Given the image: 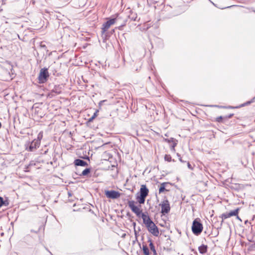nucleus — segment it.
<instances>
[{"label":"nucleus","mask_w":255,"mask_h":255,"mask_svg":"<svg viewBox=\"0 0 255 255\" xmlns=\"http://www.w3.org/2000/svg\"><path fill=\"white\" fill-rule=\"evenodd\" d=\"M128 203L129 208L137 217H141L143 222L145 225L148 232L154 236L157 237L159 235L158 229L149 216L144 213H142L140 208L135 205V202L134 201H128Z\"/></svg>","instance_id":"obj_1"},{"label":"nucleus","mask_w":255,"mask_h":255,"mask_svg":"<svg viewBox=\"0 0 255 255\" xmlns=\"http://www.w3.org/2000/svg\"><path fill=\"white\" fill-rule=\"evenodd\" d=\"M149 190L145 185L141 186L139 194H137L136 199L139 204H144L146 197L148 195Z\"/></svg>","instance_id":"obj_2"},{"label":"nucleus","mask_w":255,"mask_h":255,"mask_svg":"<svg viewBox=\"0 0 255 255\" xmlns=\"http://www.w3.org/2000/svg\"><path fill=\"white\" fill-rule=\"evenodd\" d=\"M203 230V225L200 223L199 219H195L192 224V231L193 234L196 236L200 235Z\"/></svg>","instance_id":"obj_3"},{"label":"nucleus","mask_w":255,"mask_h":255,"mask_svg":"<svg viewBox=\"0 0 255 255\" xmlns=\"http://www.w3.org/2000/svg\"><path fill=\"white\" fill-rule=\"evenodd\" d=\"M120 19V17L118 15L116 18H112L108 20L102 25V34L104 35L105 32L109 29L110 26L115 23Z\"/></svg>","instance_id":"obj_4"},{"label":"nucleus","mask_w":255,"mask_h":255,"mask_svg":"<svg viewBox=\"0 0 255 255\" xmlns=\"http://www.w3.org/2000/svg\"><path fill=\"white\" fill-rule=\"evenodd\" d=\"M49 76V75L48 69L47 68L41 69L38 76L39 83H44L47 81Z\"/></svg>","instance_id":"obj_5"},{"label":"nucleus","mask_w":255,"mask_h":255,"mask_svg":"<svg viewBox=\"0 0 255 255\" xmlns=\"http://www.w3.org/2000/svg\"><path fill=\"white\" fill-rule=\"evenodd\" d=\"M161 206V213L163 215H165L168 213L170 210V207L169 201L166 199L163 200L161 204H159Z\"/></svg>","instance_id":"obj_6"},{"label":"nucleus","mask_w":255,"mask_h":255,"mask_svg":"<svg viewBox=\"0 0 255 255\" xmlns=\"http://www.w3.org/2000/svg\"><path fill=\"white\" fill-rule=\"evenodd\" d=\"M105 195L108 198L116 199L120 197L121 193L115 190H107L105 191Z\"/></svg>","instance_id":"obj_7"},{"label":"nucleus","mask_w":255,"mask_h":255,"mask_svg":"<svg viewBox=\"0 0 255 255\" xmlns=\"http://www.w3.org/2000/svg\"><path fill=\"white\" fill-rule=\"evenodd\" d=\"M63 90V86L62 85H55L53 89L49 93L48 96L50 97H52L55 96L56 95L60 94L61 93Z\"/></svg>","instance_id":"obj_8"},{"label":"nucleus","mask_w":255,"mask_h":255,"mask_svg":"<svg viewBox=\"0 0 255 255\" xmlns=\"http://www.w3.org/2000/svg\"><path fill=\"white\" fill-rule=\"evenodd\" d=\"M40 143L38 140L34 139L31 142L28 148V150L30 151H33L35 150L37 148L39 147Z\"/></svg>","instance_id":"obj_9"},{"label":"nucleus","mask_w":255,"mask_h":255,"mask_svg":"<svg viewBox=\"0 0 255 255\" xmlns=\"http://www.w3.org/2000/svg\"><path fill=\"white\" fill-rule=\"evenodd\" d=\"M74 164L76 166H85L87 165V163L86 161L80 159L75 160Z\"/></svg>","instance_id":"obj_10"},{"label":"nucleus","mask_w":255,"mask_h":255,"mask_svg":"<svg viewBox=\"0 0 255 255\" xmlns=\"http://www.w3.org/2000/svg\"><path fill=\"white\" fill-rule=\"evenodd\" d=\"M208 246L205 245H202L198 247V251L201 254H204L207 252Z\"/></svg>","instance_id":"obj_11"},{"label":"nucleus","mask_w":255,"mask_h":255,"mask_svg":"<svg viewBox=\"0 0 255 255\" xmlns=\"http://www.w3.org/2000/svg\"><path fill=\"white\" fill-rule=\"evenodd\" d=\"M148 242L149 243V248L150 250L153 252V255H157V252L156 251L155 247L151 240H148Z\"/></svg>","instance_id":"obj_12"},{"label":"nucleus","mask_w":255,"mask_h":255,"mask_svg":"<svg viewBox=\"0 0 255 255\" xmlns=\"http://www.w3.org/2000/svg\"><path fill=\"white\" fill-rule=\"evenodd\" d=\"M168 183L167 182H163L161 183L160 187L159 189V193H161L164 191H167V190L165 189V185L167 184Z\"/></svg>","instance_id":"obj_13"},{"label":"nucleus","mask_w":255,"mask_h":255,"mask_svg":"<svg viewBox=\"0 0 255 255\" xmlns=\"http://www.w3.org/2000/svg\"><path fill=\"white\" fill-rule=\"evenodd\" d=\"M239 211V209L238 208L235 210L230 211L229 212L230 216L232 217V216H238ZM237 218L240 219V218L238 216H237Z\"/></svg>","instance_id":"obj_14"},{"label":"nucleus","mask_w":255,"mask_h":255,"mask_svg":"<svg viewBox=\"0 0 255 255\" xmlns=\"http://www.w3.org/2000/svg\"><path fill=\"white\" fill-rule=\"evenodd\" d=\"M142 250L144 255H149V251L146 245H142Z\"/></svg>","instance_id":"obj_15"},{"label":"nucleus","mask_w":255,"mask_h":255,"mask_svg":"<svg viewBox=\"0 0 255 255\" xmlns=\"http://www.w3.org/2000/svg\"><path fill=\"white\" fill-rule=\"evenodd\" d=\"M176 145H177V140H176L174 139V141H172V143H171V145H170L171 149L174 151L175 150V147L176 146Z\"/></svg>","instance_id":"obj_16"},{"label":"nucleus","mask_w":255,"mask_h":255,"mask_svg":"<svg viewBox=\"0 0 255 255\" xmlns=\"http://www.w3.org/2000/svg\"><path fill=\"white\" fill-rule=\"evenodd\" d=\"M42 137H43V131H40L38 134L37 138L35 139L36 140H38V142H39L40 143V141H41V139L42 138Z\"/></svg>","instance_id":"obj_17"},{"label":"nucleus","mask_w":255,"mask_h":255,"mask_svg":"<svg viewBox=\"0 0 255 255\" xmlns=\"http://www.w3.org/2000/svg\"><path fill=\"white\" fill-rule=\"evenodd\" d=\"M90 169L89 168H86L85 169H84L82 171L81 175H82V176H86L88 174H89L90 173Z\"/></svg>","instance_id":"obj_18"},{"label":"nucleus","mask_w":255,"mask_h":255,"mask_svg":"<svg viewBox=\"0 0 255 255\" xmlns=\"http://www.w3.org/2000/svg\"><path fill=\"white\" fill-rule=\"evenodd\" d=\"M230 217H231V216H230L229 212H228V213L227 212V213L222 214V218L223 220L227 219Z\"/></svg>","instance_id":"obj_19"},{"label":"nucleus","mask_w":255,"mask_h":255,"mask_svg":"<svg viewBox=\"0 0 255 255\" xmlns=\"http://www.w3.org/2000/svg\"><path fill=\"white\" fill-rule=\"evenodd\" d=\"M164 159L167 161L170 162L172 160V158L170 155L166 154L164 156Z\"/></svg>","instance_id":"obj_20"},{"label":"nucleus","mask_w":255,"mask_h":255,"mask_svg":"<svg viewBox=\"0 0 255 255\" xmlns=\"http://www.w3.org/2000/svg\"><path fill=\"white\" fill-rule=\"evenodd\" d=\"M129 17L132 20L135 21L137 18V14L136 13L132 14V13H131V15L129 16Z\"/></svg>","instance_id":"obj_21"},{"label":"nucleus","mask_w":255,"mask_h":255,"mask_svg":"<svg viewBox=\"0 0 255 255\" xmlns=\"http://www.w3.org/2000/svg\"><path fill=\"white\" fill-rule=\"evenodd\" d=\"M99 112L98 110H97L92 116V117L89 119V121H92L94 119H95L97 116L98 113Z\"/></svg>","instance_id":"obj_22"},{"label":"nucleus","mask_w":255,"mask_h":255,"mask_svg":"<svg viewBox=\"0 0 255 255\" xmlns=\"http://www.w3.org/2000/svg\"><path fill=\"white\" fill-rule=\"evenodd\" d=\"M174 138L171 137V138H170L169 139L165 138L164 140L166 142H168L169 143H172V141H174Z\"/></svg>","instance_id":"obj_23"},{"label":"nucleus","mask_w":255,"mask_h":255,"mask_svg":"<svg viewBox=\"0 0 255 255\" xmlns=\"http://www.w3.org/2000/svg\"><path fill=\"white\" fill-rule=\"evenodd\" d=\"M126 22L127 21L126 20L124 21L123 23L121 25H120L119 27H118V29L119 30H122V27L123 26H124L125 25H126Z\"/></svg>","instance_id":"obj_24"},{"label":"nucleus","mask_w":255,"mask_h":255,"mask_svg":"<svg viewBox=\"0 0 255 255\" xmlns=\"http://www.w3.org/2000/svg\"><path fill=\"white\" fill-rule=\"evenodd\" d=\"M4 204V202L3 201V198L0 197V207H1Z\"/></svg>","instance_id":"obj_25"},{"label":"nucleus","mask_w":255,"mask_h":255,"mask_svg":"<svg viewBox=\"0 0 255 255\" xmlns=\"http://www.w3.org/2000/svg\"><path fill=\"white\" fill-rule=\"evenodd\" d=\"M222 119L223 117L222 116L218 117L216 118V121L218 122H221L222 121Z\"/></svg>","instance_id":"obj_26"},{"label":"nucleus","mask_w":255,"mask_h":255,"mask_svg":"<svg viewBox=\"0 0 255 255\" xmlns=\"http://www.w3.org/2000/svg\"><path fill=\"white\" fill-rule=\"evenodd\" d=\"M177 156L178 157H179V160H180V161H181V162H184L183 160H182L181 157H180V155L178 153H177Z\"/></svg>","instance_id":"obj_27"},{"label":"nucleus","mask_w":255,"mask_h":255,"mask_svg":"<svg viewBox=\"0 0 255 255\" xmlns=\"http://www.w3.org/2000/svg\"><path fill=\"white\" fill-rule=\"evenodd\" d=\"M187 166H188V167L189 169H192V166H191V165L190 164V163H189V162L187 163Z\"/></svg>","instance_id":"obj_28"},{"label":"nucleus","mask_w":255,"mask_h":255,"mask_svg":"<svg viewBox=\"0 0 255 255\" xmlns=\"http://www.w3.org/2000/svg\"><path fill=\"white\" fill-rule=\"evenodd\" d=\"M40 46H41V47H46V45H43V44H41Z\"/></svg>","instance_id":"obj_29"},{"label":"nucleus","mask_w":255,"mask_h":255,"mask_svg":"<svg viewBox=\"0 0 255 255\" xmlns=\"http://www.w3.org/2000/svg\"><path fill=\"white\" fill-rule=\"evenodd\" d=\"M232 116H233V115H230L229 118H231Z\"/></svg>","instance_id":"obj_30"},{"label":"nucleus","mask_w":255,"mask_h":255,"mask_svg":"<svg viewBox=\"0 0 255 255\" xmlns=\"http://www.w3.org/2000/svg\"><path fill=\"white\" fill-rule=\"evenodd\" d=\"M112 32H115V30H112Z\"/></svg>","instance_id":"obj_31"},{"label":"nucleus","mask_w":255,"mask_h":255,"mask_svg":"<svg viewBox=\"0 0 255 255\" xmlns=\"http://www.w3.org/2000/svg\"><path fill=\"white\" fill-rule=\"evenodd\" d=\"M254 246H255V244H254Z\"/></svg>","instance_id":"obj_32"}]
</instances>
